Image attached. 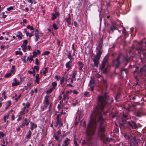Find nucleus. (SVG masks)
<instances>
[{"label": "nucleus", "mask_w": 146, "mask_h": 146, "mask_svg": "<svg viewBox=\"0 0 146 146\" xmlns=\"http://www.w3.org/2000/svg\"><path fill=\"white\" fill-rule=\"evenodd\" d=\"M98 106L90 115V119L88 127L86 129V139L89 141L92 139V136L95 133L96 127V123L97 121H100V125L98 128V133L102 140L104 141V139L110 141L109 138L105 137V123L103 121L104 119L102 116V112L105 114L108 111H104L103 109L105 105L110 104L112 101H110L109 98L105 93L104 95L100 96L98 98Z\"/></svg>", "instance_id": "obj_1"}, {"label": "nucleus", "mask_w": 146, "mask_h": 146, "mask_svg": "<svg viewBox=\"0 0 146 146\" xmlns=\"http://www.w3.org/2000/svg\"><path fill=\"white\" fill-rule=\"evenodd\" d=\"M146 65H144L143 66L139 68V67H137L135 70L134 72V76L135 79L136 80L137 83L135 86L139 85L141 86L142 85V83L139 81V78H140L142 79V80L144 81L145 83H146Z\"/></svg>", "instance_id": "obj_2"}, {"label": "nucleus", "mask_w": 146, "mask_h": 146, "mask_svg": "<svg viewBox=\"0 0 146 146\" xmlns=\"http://www.w3.org/2000/svg\"><path fill=\"white\" fill-rule=\"evenodd\" d=\"M128 119L127 115L124 114L123 115V117L121 120L120 121L119 124L121 126L120 128H125L131 127L132 129H136L138 127L135 122L133 121H129L126 120Z\"/></svg>", "instance_id": "obj_3"}, {"label": "nucleus", "mask_w": 146, "mask_h": 146, "mask_svg": "<svg viewBox=\"0 0 146 146\" xmlns=\"http://www.w3.org/2000/svg\"><path fill=\"white\" fill-rule=\"evenodd\" d=\"M130 57L126 55H123L121 54L119 55L118 58L115 60L113 61L114 65H115L117 68L121 64V61L123 62H125V65L126 66L129 59Z\"/></svg>", "instance_id": "obj_4"}, {"label": "nucleus", "mask_w": 146, "mask_h": 146, "mask_svg": "<svg viewBox=\"0 0 146 146\" xmlns=\"http://www.w3.org/2000/svg\"><path fill=\"white\" fill-rule=\"evenodd\" d=\"M144 43L145 44L146 46V48L145 49L146 50V42H144L143 41H141L139 42L135 41L134 42L133 44V48L135 49L138 51V52L139 53H143V49L142 48V44L143 43Z\"/></svg>", "instance_id": "obj_5"}, {"label": "nucleus", "mask_w": 146, "mask_h": 146, "mask_svg": "<svg viewBox=\"0 0 146 146\" xmlns=\"http://www.w3.org/2000/svg\"><path fill=\"white\" fill-rule=\"evenodd\" d=\"M110 66L107 64V60L104 59L102 64L101 70L103 73H107L109 70Z\"/></svg>", "instance_id": "obj_6"}, {"label": "nucleus", "mask_w": 146, "mask_h": 146, "mask_svg": "<svg viewBox=\"0 0 146 146\" xmlns=\"http://www.w3.org/2000/svg\"><path fill=\"white\" fill-rule=\"evenodd\" d=\"M102 46L103 42H102L101 43H100L99 45L96 47V50L97 52L96 55L101 56V55L103 51Z\"/></svg>", "instance_id": "obj_7"}, {"label": "nucleus", "mask_w": 146, "mask_h": 146, "mask_svg": "<svg viewBox=\"0 0 146 146\" xmlns=\"http://www.w3.org/2000/svg\"><path fill=\"white\" fill-rule=\"evenodd\" d=\"M100 58V56L97 55H95L94 56L92 60L94 62V66L96 67H98L99 64V61Z\"/></svg>", "instance_id": "obj_8"}, {"label": "nucleus", "mask_w": 146, "mask_h": 146, "mask_svg": "<svg viewBox=\"0 0 146 146\" xmlns=\"http://www.w3.org/2000/svg\"><path fill=\"white\" fill-rule=\"evenodd\" d=\"M100 58V56L97 55H95L94 56L92 60L94 62V66L96 67H98L99 64V61Z\"/></svg>", "instance_id": "obj_9"}, {"label": "nucleus", "mask_w": 146, "mask_h": 146, "mask_svg": "<svg viewBox=\"0 0 146 146\" xmlns=\"http://www.w3.org/2000/svg\"><path fill=\"white\" fill-rule=\"evenodd\" d=\"M131 145L132 144L133 145H136L138 146H143V143L142 142H140L139 140H138L139 142H137L136 140V137H133L132 140H130Z\"/></svg>", "instance_id": "obj_10"}, {"label": "nucleus", "mask_w": 146, "mask_h": 146, "mask_svg": "<svg viewBox=\"0 0 146 146\" xmlns=\"http://www.w3.org/2000/svg\"><path fill=\"white\" fill-rule=\"evenodd\" d=\"M77 71L74 69L72 72L71 74L72 78H71V80H70V83L72 84L73 83L74 81H75L76 80V76L77 74Z\"/></svg>", "instance_id": "obj_11"}, {"label": "nucleus", "mask_w": 146, "mask_h": 146, "mask_svg": "<svg viewBox=\"0 0 146 146\" xmlns=\"http://www.w3.org/2000/svg\"><path fill=\"white\" fill-rule=\"evenodd\" d=\"M29 122L30 121L28 120L27 118H25L22 122V124L20 125V127L23 128V126H28L29 125Z\"/></svg>", "instance_id": "obj_12"}, {"label": "nucleus", "mask_w": 146, "mask_h": 146, "mask_svg": "<svg viewBox=\"0 0 146 146\" xmlns=\"http://www.w3.org/2000/svg\"><path fill=\"white\" fill-rule=\"evenodd\" d=\"M49 97L48 96H46L44 97V108H46L49 104V102L48 98Z\"/></svg>", "instance_id": "obj_13"}, {"label": "nucleus", "mask_w": 146, "mask_h": 146, "mask_svg": "<svg viewBox=\"0 0 146 146\" xmlns=\"http://www.w3.org/2000/svg\"><path fill=\"white\" fill-rule=\"evenodd\" d=\"M20 84V82L18 80H17L16 78H14L13 82L12 84V86H17Z\"/></svg>", "instance_id": "obj_14"}, {"label": "nucleus", "mask_w": 146, "mask_h": 146, "mask_svg": "<svg viewBox=\"0 0 146 146\" xmlns=\"http://www.w3.org/2000/svg\"><path fill=\"white\" fill-rule=\"evenodd\" d=\"M70 139L66 138V139L63 141V143L62 145V146H68L70 143Z\"/></svg>", "instance_id": "obj_15"}, {"label": "nucleus", "mask_w": 146, "mask_h": 146, "mask_svg": "<svg viewBox=\"0 0 146 146\" xmlns=\"http://www.w3.org/2000/svg\"><path fill=\"white\" fill-rule=\"evenodd\" d=\"M72 62V61H69L66 63L65 64V66L66 68H67L68 70L71 69L72 67L71 63Z\"/></svg>", "instance_id": "obj_16"}, {"label": "nucleus", "mask_w": 146, "mask_h": 146, "mask_svg": "<svg viewBox=\"0 0 146 146\" xmlns=\"http://www.w3.org/2000/svg\"><path fill=\"white\" fill-rule=\"evenodd\" d=\"M78 69L81 71H83V68L84 66V64L81 61H78Z\"/></svg>", "instance_id": "obj_17"}, {"label": "nucleus", "mask_w": 146, "mask_h": 146, "mask_svg": "<svg viewBox=\"0 0 146 146\" xmlns=\"http://www.w3.org/2000/svg\"><path fill=\"white\" fill-rule=\"evenodd\" d=\"M135 115L138 117H140L142 115H145L143 111L139 110L135 112Z\"/></svg>", "instance_id": "obj_18"}, {"label": "nucleus", "mask_w": 146, "mask_h": 146, "mask_svg": "<svg viewBox=\"0 0 146 146\" xmlns=\"http://www.w3.org/2000/svg\"><path fill=\"white\" fill-rule=\"evenodd\" d=\"M30 123L31 124L30 129L31 131H32L34 128H36L37 125L36 124H35L34 122H33L32 121L30 122Z\"/></svg>", "instance_id": "obj_19"}, {"label": "nucleus", "mask_w": 146, "mask_h": 146, "mask_svg": "<svg viewBox=\"0 0 146 146\" xmlns=\"http://www.w3.org/2000/svg\"><path fill=\"white\" fill-rule=\"evenodd\" d=\"M65 19L66 21V22L68 23V25H71V18L70 16V14H68V17H66Z\"/></svg>", "instance_id": "obj_20"}, {"label": "nucleus", "mask_w": 146, "mask_h": 146, "mask_svg": "<svg viewBox=\"0 0 146 146\" xmlns=\"http://www.w3.org/2000/svg\"><path fill=\"white\" fill-rule=\"evenodd\" d=\"M15 66L14 65H12L9 72L11 73L13 75L15 73Z\"/></svg>", "instance_id": "obj_21"}, {"label": "nucleus", "mask_w": 146, "mask_h": 146, "mask_svg": "<svg viewBox=\"0 0 146 146\" xmlns=\"http://www.w3.org/2000/svg\"><path fill=\"white\" fill-rule=\"evenodd\" d=\"M16 36L19 39H22V38L23 34L21 32L19 31L17 33V34L16 35Z\"/></svg>", "instance_id": "obj_22"}, {"label": "nucleus", "mask_w": 146, "mask_h": 146, "mask_svg": "<svg viewBox=\"0 0 146 146\" xmlns=\"http://www.w3.org/2000/svg\"><path fill=\"white\" fill-rule=\"evenodd\" d=\"M57 125H59V127L62 126L63 124L62 122L61 119H57Z\"/></svg>", "instance_id": "obj_23"}, {"label": "nucleus", "mask_w": 146, "mask_h": 146, "mask_svg": "<svg viewBox=\"0 0 146 146\" xmlns=\"http://www.w3.org/2000/svg\"><path fill=\"white\" fill-rule=\"evenodd\" d=\"M40 78L39 77V74H37L36 76L35 82H36L37 84H39V83Z\"/></svg>", "instance_id": "obj_24"}, {"label": "nucleus", "mask_w": 146, "mask_h": 146, "mask_svg": "<svg viewBox=\"0 0 146 146\" xmlns=\"http://www.w3.org/2000/svg\"><path fill=\"white\" fill-rule=\"evenodd\" d=\"M33 56L30 55L29 56H28L27 58V61H29L30 63H31L32 61L33 60Z\"/></svg>", "instance_id": "obj_25"}, {"label": "nucleus", "mask_w": 146, "mask_h": 146, "mask_svg": "<svg viewBox=\"0 0 146 146\" xmlns=\"http://www.w3.org/2000/svg\"><path fill=\"white\" fill-rule=\"evenodd\" d=\"M31 131H32L30 130L29 131L28 133L26 136V137L27 139H29L30 138L32 134Z\"/></svg>", "instance_id": "obj_26"}, {"label": "nucleus", "mask_w": 146, "mask_h": 146, "mask_svg": "<svg viewBox=\"0 0 146 146\" xmlns=\"http://www.w3.org/2000/svg\"><path fill=\"white\" fill-rule=\"evenodd\" d=\"M61 136L54 134L53 135V137L56 140L59 141L60 140V139Z\"/></svg>", "instance_id": "obj_27"}, {"label": "nucleus", "mask_w": 146, "mask_h": 146, "mask_svg": "<svg viewBox=\"0 0 146 146\" xmlns=\"http://www.w3.org/2000/svg\"><path fill=\"white\" fill-rule=\"evenodd\" d=\"M52 87L53 89H54L57 86V83L56 82H53L52 83Z\"/></svg>", "instance_id": "obj_28"}, {"label": "nucleus", "mask_w": 146, "mask_h": 146, "mask_svg": "<svg viewBox=\"0 0 146 146\" xmlns=\"http://www.w3.org/2000/svg\"><path fill=\"white\" fill-rule=\"evenodd\" d=\"M5 136V134L2 132L0 131V139L3 138Z\"/></svg>", "instance_id": "obj_29"}, {"label": "nucleus", "mask_w": 146, "mask_h": 146, "mask_svg": "<svg viewBox=\"0 0 146 146\" xmlns=\"http://www.w3.org/2000/svg\"><path fill=\"white\" fill-rule=\"evenodd\" d=\"M63 110L59 114H57V117L56 118L57 119H60L61 118H60V117L61 116V115L63 114H65L66 113L65 112H63Z\"/></svg>", "instance_id": "obj_30"}, {"label": "nucleus", "mask_w": 146, "mask_h": 146, "mask_svg": "<svg viewBox=\"0 0 146 146\" xmlns=\"http://www.w3.org/2000/svg\"><path fill=\"white\" fill-rule=\"evenodd\" d=\"M68 58L71 60L72 59H74V58H73L72 56L71 53L69 52L68 53V54L67 55Z\"/></svg>", "instance_id": "obj_31"}, {"label": "nucleus", "mask_w": 146, "mask_h": 146, "mask_svg": "<svg viewBox=\"0 0 146 146\" xmlns=\"http://www.w3.org/2000/svg\"><path fill=\"white\" fill-rule=\"evenodd\" d=\"M35 42H36L38 40L39 38V36L38 34L37 33H35Z\"/></svg>", "instance_id": "obj_32"}, {"label": "nucleus", "mask_w": 146, "mask_h": 146, "mask_svg": "<svg viewBox=\"0 0 146 146\" xmlns=\"http://www.w3.org/2000/svg\"><path fill=\"white\" fill-rule=\"evenodd\" d=\"M27 27L28 29H30L31 30L33 31V32H34V28H33L32 26H30V25H28L27 26Z\"/></svg>", "instance_id": "obj_33"}, {"label": "nucleus", "mask_w": 146, "mask_h": 146, "mask_svg": "<svg viewBox=\"0 0 146 146\" xmlns=\"http://www.w3.org/2000/svg\"><path fill=\"white\" fill-rule=\"evenodd\" d=\"M12 75H13L9 72V73H7L5 74L4 76L5 78H8L11 76Z\"/></svg>", "instance_id": "obj_34"}, {"label": "nucleus", "mask_w": 146, "mask_h": 146, "mask_svg": "<svg viewBox=\"0 0 146 146\" xmlns=\"http://www.w3.org/2000/svg\"><path fill=\"white\" fill-rule=\"evenodd\" d=\"M48 68V67H47L45 68H44V70H43V74L44 76H46V73H47L48 72V70H47Z\"/></svg>", "instance_id": "obj_35"}, {"label": "nucleus", "mask_w": 146, "mask_h": 146, "mask_svg": "<svg viewBox=\"0 0 146 146\" xmlns=\"http://www.w3.org/2000/svg\"><path fill=\"white\" fill-rule=\"evenodd\" d=\"M122 30H123L122 33H123V34L125 35V36H127V33L126 32L125 29L123 27H122Z\"/></svg>", "instance_id": "obj_36"}, {"label": "nucleus", "mask_w": 146, "mask_h": 146, "mask_svg": "<svg viewBox=\"0 0 146 146\" xmlns=\"http://www.w3.org/2000/svg\"><path fill=\"white\" fill-rule=\"evenodd\" d=\"M69 98L67 94H65L63 96V100H68Z\"/></svg>", "instance_id": "obj_37"}, {"label": "nucleus", "mask_w": 146, "mask_h": 146, "mask_svg": "<svg viewBox=\"0 0 146 146\" xmlns=\"http://www.w3.org/2000/svg\"><path fill=\"white\" fill-rule=\"evenodd\" d=\"M15 54L16 55H22V52L21 51H17L15 52Z\"/></svg>", "instance_id": "obj_38"}, {"label": "nucleus", "mask_w": 146, "mask_h": 146, "mask_svg": "<svg viewBox=\"0 0 146 146\" xmlns=\"http://www.w3.org/2000/svg\"><path fill=\"white\" fill-rule=\"evenodd\" d=\"M54 89L52 87L50 88L49 89L46 91V93L47 94H50V93L53 91V90Z\"/></svg>", "instance_id": "obj_39"}, {"label": "nucleus", "mask_w": 146, "mask_h": 146, "mask_svg": "<svg viewBox=\"0 0 146 146\" xmlns=\"http://www.w3.org/2000/svg\"><path fill=\"white\" fill-rule=\"evenodd\" d=\"M2 143L1 144V146H7V143H6L4 139H3L2 140Z\"/></svg>", "instance_id": "obj_40"}, {"label": "nucleus", "mask_w": 146, "mask_h": 146, "mask_svg": "<svg viewBox=\"0 0 146 146\" xmlns=\"http://www.w3.org/2000/svg\"><path fill=\"white\" fill-rule=\"evenodd\" d=\"M26 54V53L25 54V56H24L22 58H21V59L23 61V62L24 63H26V56L25 55Z\"/></svg>", "instance_id": "obj_41"}, {"label": "nucleus", "mask_w": 146, "mask_h": 146, "mask_svg": "<svg viewBox=\"0 0 146 146\" xmlns=\"http://www.w3.org/2000/svg\"><path fill=\"white\" fill-rule=\"evenodd\" d=\"M52 27L55 30H56L58 29L57 25L55 23H53L52 25Z\"/></svg>", "instance_id": "obj_42"}, {"label": "nucleus", "mask_w": 146, "mask_h": 146, "mask_svg": "<svg viewBox=\"0 0 146 146\" xmlns=\"http://www.w3.org/2000/svg\"><path fill=\"white\" fill-rule=\"evenodd\" d=\"M72 92V90H67L66 91L65 93L66 94H67L68 96L69 95L71 94Z\"/></svg>", "instance_id": "obj_43"}, {"label": "nucleus", "mask_w": 146, "mask_h": 146, "mask_svg": "<svg viewBox=\"0 0 146 146\" xmlns=\"http://www.w3.org/2000/svg\"><path fill=\"white\" fill-rule=\"evenodd\" d=\"M123 136L126 139H130L129 136L126 133H124L123 134Z\"/></svg>", "instance_id": "obj_44"}, {"label": "nucleus", "mask_w": 146, "mask_h": 146, "mask_svg": "<svg viewBox=\"0 0 146 146\" xmlns=\"http://www.w3.org/2000/svg\"><path fill=\"white\" fill-rule=\"evenodd\" d=\"M28 43V41L27 40H25L23 42V44L22 46H26Z\"/></svg>", "instance_id": "obj_45"}, {"label": "nucleus", "mask_w": 146, "mask_h": 146, "mask_svg": "<svg viewBox=\"0 0 146 146\" xmlns=\"http://www.w3.org/2000/svg\"><path fill=\"white\" fill-rule=\"evenodd\" d=\"M65 80V79L64 77H62L60 81V84L62 85L64 82V80Z\"/></svg>", "instance_id": "obj_46"}, {"label": "nucleus", "mask_w": 146, "mask_h": 146, "mask_svg": "<svg viewBox=\"0 0 146 146\" xmlns=\"http://www.w3.org/2000/svg\"><path fill=\"white\" fill-rule=\"evenodd\" d=\"M13 7L12 6H10L9 7H8L7 8V10L9 11H10L11 10H13Z\"/></svg>", "instance_id": "obj_47"}, {"label": "nucleus", "mask_w": 146, "mask_h": 146, "mask_svg": "<svg viewBox=\"0 0 146 146\" xmlns=\"http://www.w3.org/2000/svg\"><path fill=\"white\" fill-rule=\"evenodd\" d=\"M9 115L7 114L6 115L4 116L3 117L4 121L5 122L6 121L7 118L8 119L9 118Z\"/></svg>", "instance_id": "obj_48"}, {"label": "nucleus", "mask_w": 146, "mask_h": 146, "mask_svg": "<svg viewBox=\"0 0 146 146\" xmlns=\"http://www.w3.org/2000/svg\"><path fill=\"white\" fill-rule=\"evenodd\" d=\"M52 17L51 18V20H53L54 19L56 18V15L52 13Z\"/></svg>", "instance_id": "obj_49"}, {"label": "nucleus", "mask_w": 146, "mask_h": 146, "mask_svg": "<svg viewBox=\"0 0 146 146\" xmlns=\"http://www.w3.org/2000/svg\"><path fill=\"white\" fill-rule=\"evenodd\" d=\"M21 47H23V50L24 52L26 51V50L27 49V46H21Z\"/></svg>", "instance_id": "obj_50"}, {"label": "nucleus", "mask_w": 146, "mask_h": 146, "mask_svg": "<svg viewBox=\"0 0 146 146\" xmlns=\"http://www.w3.org/2000/svg\"><path fill=\"white\" fill-rule=\"evenodd\" d=\"M5 12H2L0 15H2L3 16L2 17V18H5L7 16V15H5Z\"/></svg>", "instance_id": "obj_51"}, {"label": "nucleus", "mask_w": 146, "mask_h": 146, "mask_svg": "<svg viewBox=\"0 0 146 146\" xmlns=\"http://www.w3.org/2000/svg\"><path fill=\"white\" fill-rule=\"evenodd\" d=\"M33 57H35L37 54L36 52V51H33Z\"/></svg>", "instance_id": "obj_52"}, {"label": "nucleus", "mask_w": 146, "mask_h": 146, "mask_svg": "<svg viewBox=\"0 0 146 146\" xmlns=\"http://www.w3.org/2000/svg\"><path fill=\"white\" fill-rule=\"evenodd\" d=\"M34 68L38 72L39 70V67L38 66H35L34 67Z\"/></svg>", "instance_id": "obj_53"}, {"label": "nucleus", "mask_w": 146, "mask_h": 146, "mask_svg": "<svg viewBox=\"0 0 146 146\" xmlns=\"http://www.w3.org/2000/svg\"><path fill=\"white\" fill-rule=\"evenodd\" d=\"M96 76L98 78H99L101 77V78H103V77L101 76L99 74H96Z\"/></svg>", "instance_id": "obj_54"}, {"label": "nucleus", "mask_w": 146, "mask_h": 146, "mask_svg": "<svg viewBox=\"0 0 146 146\" xmlns=\"http://www.w3.org/2000/svg\"><path fill=\"white\" fill-rule=\"evenodd\" d=\"M35 64L38 65L39 64V62H38V59L37 58L35 59Z\"/></svg>", "instance_id": "obj_55"}, {"label": "nucleus", "mask_w": 146, "mask_h": 146, "mask_svg": "<svg viewBox=\"0 0 146 146\" xmlns=\"http://www.w3.org/2000/svg\"><path fill=\"white\" fill-rule=\"evenodd\" d=\"M21 94H20L17 97H16L15 98V100L16 101H17L18 99L21 97Z\"/></svg>", "instance_id": "obj_56"}, {"label": "nucleus", "mask_w": 146, "mask_h": 146, "mask_svg": "<svg viewBox=\"0 0 146 146\" xmlns=\"http://www.w3.org/2000/svg\"><path fill=\"white\" fill-rule=\"evenodd\" d=\"M71 78H66L65 79V80L66 82H69V83H70V81L69 80L70 79L71 80Z\"/></svg>", "instance_id": "obj_57"}, {"label": "nucleus", "mask_w": 146, "mask_h": 146, "mask_svg": "<svg viewBox=\"0 0 146 146\" xmlns=\"http://www.w3.org/2000/svg\"><path fill=\"white\" fill-rule=\"evenodd\" d=\"M25 111L22 110L20 112V113L21 115H24L25 114Z\"/></svg>", "instance_id": "obj_58"}, {"label": "nucleus", "mask_w": 146, "mask_h": 146, "mask_svg": "<svg viewBox=\"0 0 146 146\" xmlns=\"http://www.w3.org/2000/svg\"><path fill=\"white\" fill-rule=\"evenodd\" d=\"M50 53V52L48 51H45L43 55H47Z\"/></svg>", "instance_id": "obj_59"}, {"label": "nucleus", "mask_w": 146, "mask_h": 146, "mask_svg": "<svg viewBox=\"0 0 146 146\" xmlns=\"http://www.w3.org/2000/svg\"><path fill=\"white\" fill-rule=\"evenodd\" d=\"M30 106V104L29 103L27 102L26 103V107L27 108H29V107Z\"/></svg>", "instance_id": "obj_60"}, {"label": "nucleus", "mask_w": 146, "mask_h": 146, "mask_svg": "<svg viewBox=\"0 0 146 146\" xmlns=\"http://www.w3.org/2000/svg\"><path fill=\"white\" fill-rule=\"evenodd\" d=\"M56 135L61 136L60 130L59 129L57 131V134H56Z\"/></svg>", "instance_id": "obj_61"}, {"label": "nucleus", "mask_w": 146, "mask_h": 146, "mask_svg": "<svg viewBox=\"0 0 146 146\" xmlns=\"http://www.w3.org/2000/svg\"><path fill=\"white\" fill-rule=\"evenodd\" d=\"M54 78L56 79L57 80H59L60 79V77H59V76L58 75H57L55 76Z\"/></svg>", "instance_id": "obj_62"}, {"label": "nucleus", "mask_w": 146, "mask_h": 146, "mask_svg": "<svg viewBox=\"0 0 146 146\" xmlns=\"http://www.w3.org/2000/svg\"><path fill=\"white\" fill-rule=\"evenodd\" d=\"M95 82L94 81V80H92L91 79L90 82V85H91L92 84H94Z\"/></svg>", "instance_id": "obj_63"}, {"label": "nucleus", "mask_w": 146, "mask_h": 146, "mask_svg": "<svg viewBox=\"0 0 146 146\" xmlns=\"http://www.w3.org/2000/svg\"><path fill=\"white\" fill-rule=\"evenodd\" d=\"M73 92L74 94H77L79 93V92L78 91H77L75 90H73Z\"/></svg>", "instance_id": "obj_64"}]
</instances>
